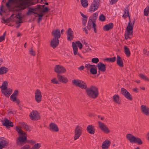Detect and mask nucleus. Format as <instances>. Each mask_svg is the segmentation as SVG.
Masks as SVG:
<instances>
[{
    "instance_id": "obj_1",
    "label": "nucleus",
    "mask_w": 149,
    "mask_h": 149,
    "mask_svg": "<svg viewBox=\"0 0 149 149\" xmlns=\"http://www.w3.org/2000/svg\"><path fill=\"white\" fill-rule=\"evenodd\" d=\"M16 130L19 135L18 137L16 140V142L17 145L21 146L26 143H30L32 144L36 143V142L34 140H29L27 139V135L26 133L21 130L20 127L16 126Z\"/></svg>"
},
{
    "instance_id": "obj_2",
    "label": "nucleus",
    "mask_w": 149,
    "mask_h": 149,
    "mask_svg": "<svg viewBox=\"0 0 149 149\" xmlns=\"http://www.w3.org/2000/svg\"><path fill=\"white\" fill-rule=\"evenodd\" d=\"M16 7L19 10H23L28 8L30 6L38 3V0L29 1V0H16Z\"/></svg>"
},
{
    "instance_id": "obj_3",
    "label": "nucleus",
    "mask_w": 149,
    "mask_h": 149,
    "mask_svg": "<svg viewBox=\"0 0 149 149\" xmlns=\"http://www.w3.org/2000/svg\"><path fill=\"white\" fill-rule=\"evenodd\" d=\"M87 95L91 98H96L99 95L98 88L96 86H91L86 89Z\"/></svg>"
},
{
    "instance_id": "obj_4",
    "label": "nucleus",
    "mask_w": 149,
    "mask_h": 149,
    "mask_svg": "<svg viewBox=\"0 0 149 149\" xmlns=\"http://www.w3.org/2000/svg\"><path fill=\"white\" fill-rule=\"evenodd\" d=\"M8 84L7 81H5L3 82L2 85L0 87V88L1 89L2 93L7 97H9L13 92L12 90L10 88L8 90Z\"/></svg>"
},
{
    "instance_id": "obj_5",
    "label": "nucleus",
    "mask_w": 149,
    "mask_h": 149,
    "mask_svg": "<svg viewBox=\"0 0 149 149\" xmlns=\"http://www.w3.org/2000/svg\"><path fill=\"white\" fill-rule=\"evenodd\" d=\"M126 138L131 143H137L139 145H141L143 143L142 140L140 138L136 137L131 134H127L126 136Z\"/></svg>"
},
{
    "instance_id": "obj_6",
    "label": "nucleus",
    "mask_w": 149,
    "mask_h": 149,
    "mask_svg": "<svg viewBox=\"0 0 149 149\" xmlns=\"http://www.w3.org/2000/svg\"><path fill=\"white\" fill-rule=\"evenodd\" d=\"M72 82L76 86L79 87L81 89H87L86 84L83 81L80 80H74L72 81Z\"/></svg>"
},
{
    "instance_id": "obj_7",
    "label": "nucleus",
    "mask_w": 149,
    "mask_h": 149,
    "mask_svg": "<svg viewBox=\"0 0 149 149\" xmlns=\"http://www.w3.org/2000/svg\"><path fill=\"white\" fill-rule=\"evenodd\" d=\"M100 0H94L91 3L89 8V12L92 13L93 12L97 10L99 7L98 3H99Z\"/></svg>"
},
{
    "instance_id": "obj_8",
    "label": "nucleus",
    "mask_w": 149,
    "mask_h": 149,
    "mask_svg": "<svg viewBox=\"0 0 149 149\" xmlns=\"http://www.w3.org/2000/svg\"><path fill=\"white\" fill-rule=\"evenodd\" d=\"M29 116L31 120H36L40 118V115L38 112L36 110H34L29 114Z\"/></svg>"
},
{
    "instance_id": "obj_9",
    "label": "nucleus",
    "mask_w": 149,
    "mask_h": 149,
    "mask_svg": "<svg viewBox=\"0 0 149 149\" xmlns=\"http://www.w3.org/2000/svg\"><path fill=\"white\" fill-rule=\"evenodd\" d=\"M82 128L79 125L77 126L75 129V135L74 137V140L78 139L81 135Z\"/></svg>"
},
{
    "instance_id": "obj_10",
    "label": "nucleus",
    "mask_w": 149,
    "mask_h": 149,
    "mask_svg": "<svg viewBox=\"0 0 149 149\" xmlns=\"http://www.w3.org/2000/svg\"><path fill=\"white\" fill-rule=\"evenodd\" d=\"M9 142L7 141L6 138L0 137V149L6 148L8 146Z\"/></svg>"
},
{
    "instance_id": "obj_11",
    "label": "nucleus",
    "mask_w": 149,
    "mask_h": 149,
    "mask_svg": "<svg viewBox=\"0 0 149 149\" xmlns=\"http://www.w3.org/2000/svg\"><path fill=\"white\" fill-rule=\"evenodd\" d=\"M99 127L100 129L106 133H108L110 132V130L106 125L101 121L98 122Z\"/></svg>"
},
{
    "instance_id": "obj_12",
    "label": "nucleus",
    "mask_w": 149,
    "mask_h": 149,
    "mask_svg": "<svg viewBox=\"0 0 149 149\" xmlns=\"http://www.w3.org/2000/svg\"><path fill=\"white\" fill-rule=\"evenodd\" d=\"M66 71L65 69L61 65H56L54 67V71L57 73H64Z\"/></svg>"
},
{
    "instance_id": "obj_13",
    "label": "nucleus",
    "mask_w": 149,
    "mask_h": 149,
    "mask_svg": "<svg viewBox=\"0 0 149 149\" xmlns=\"http://www.w3.org/2000/svg\"><path fill=\"white\" fill-rule=\"evenodd\" d=\"M35 100L37 103H40L42 100V95L39 89H37L35 93Z\"/></svg>"
},
{
    "instance_id": "obj_14",
    "label": "nucleus",
    "mask_w": 149,
    "mask_h": 149,
    "mask_svg": "<svg viewBox=\"0 0 149 149\" xmlns=\"http://www.w3.org/2000/svg\"><path fill=\"white\" fill-rule=\"evenodd\" d=\"M2 122H3V125L6 127L7 128H10V127L13 126V123L6 118L4 119V121H2Z\"/></svg>"
},
{
    "instance_id": "obj_15",
    "label": "nucleus",
    "mask_w": 149,
    "mask_h": 149,
    "mask_svg": "<svg viewBox=\"0 0 149 149\" xmlns=\"http://www.w3.org/2000/svg\"><path fill=\"white\" fill-rule=\"evenodd\" d=\"M59 44V40L58 39L53 38L51 40L50 46L53 49L57 47Z\"/></svg>"
},
{
    "instance_id": "obj_16",
    "label": "nucleus",
    "mask_w": 149,
    "mask_h": 149,
    "mask_svg": "<svg viewBox=\"0 0 149 149\" xmlns=\"http://www.w3.org/2000/svg\"><path fill=\"white\" fill-rule=\"evenodd\" d=\"M67 40L70 41L71 40L74 38V35L73 31L70 28H69L67 30Z\"/></svg>"
},
{
    "instance_id": "obj_17",
    "label": "nucleus",
    "mask_w": 149,
    "mask_h": 149,
    "mask_svg": "<svg viewBox=\"0 0 149 149\" xmlns=\"http://www.w3.org/2000/svg\"><path fill=\"white\" fill-rule=\"evenodd\" d=\"M52 34L53 38L58 39L61 37L60 32L59 29H57L52 31Z\"/></svg>"
},
{
    "instance_id": "obj_18",
    "label": "nucleus",
    "mask_w": 149,
    "mask_h": 149,
    "mask_svg": "<svg viewBox=\"0 0 149 149\" xmlns=\"http://www.w3.org/2000/svg\"><path fill=\"white\" fill-rule=\"evenodd\" d=\"M97 67L99 71L102 72H104L106 70V68L105 65L102 62H100L97 64Z\"/></svg>"
},
{
    "instance_id": "obj_19",
    "label": "nucleus",
    "mask_w": 149,
    "mask_h": 149,
    "mask_svg": "<svg viewBox=\"0 0 149 149\" xmlns=\"http://www.w3.org/2000/svg\"><path fill=\"white\" fill-rule=\"evenodd\" d=\"M49 130L52 131L57 132L58 131V128L57 125L54 123H52L49 124Z\"/></svg>"
},
{
    "instance_id": "obj_20",
    "label": "nucleus",
    "mask_w": 149,
    "mask_h": 149,
    "mask_svg": "<svg viewBox=\"0 0 149 149\" xmlns=\"http://www.w3.org/2000/svg\"><path fill=\"white\" fill-rule=\"evenodd\" d=\"M141 108L142 113L146 116H149V108L145 105H142Z\"/></svg>"
},
{
    "instance_id": "obj_21",
    "label": "nucleus",
    "mask_w": 149,
    "mask_h": 149,
    "mask_svg": "<svg viewBox=\"0 0 149 149\" xmlns=\"http://www.w3.org/2000/svg\"><path fill=\"white\" fill-rule=\"evenodd\" d=\"M57 77L59 81L63 83L66 84L68 81V79L65 77L60 75H57Z\"/></svg>"
},
{
    "instance_id": "obj_22",
    "label": "nucleus",
    "mask_w": 149,
    "mask_h": 149,
    "mask_svg": "<svg viewBox=\"0 0 149 149\" xmlns=\"http://www.w3.org/2000/svg\"><path fill=\"white\" fill-rule=\"evenodd\" d=\"M18 91L17 90H15L13 93L12 94L10 97V100L13 102H15L16 100V99L18 93Z\"/></svg>"
},
{
    "instance_id": "obj_23",
    "label": "nucleus",
    "mask_w": 149,
    "mask_h": 149,
    "mask_svg": "<svg viewBox=\"0 0 149 149\" xmlns=\"http://www.w3.org/2000/svg\"><path fill=\"white\" fill-rule=\"evenodd\" d=\"M117 64L120 67L123 68L124 66L123 61L121 57L119 55H117L116 60Z\"/></svg>"
},
{
    "instance_id": "obj_24",
    "label": "nucleus",
    "mask_w": 149,
    "mask_h": 149,
    "mask_svg": "<svg viewBox=\"0 0 149 149\" xmlns=\"http://www.w3.org/2000/svg\"><path fill=\"white\" fill-rule=\"evenodd\" d=\"M113 27V24L112 23L105 25L103 27V29L104 31H108L112 29Z\"/></svg>"
},
{
    "instance_id": "obj_25",
    "label": "nucleus",
    "mask_w": 149,
    "mask_h": 149,
    "mask_svg": "<svg viewBox=\"0 0 149 149\" xmlns=\"http://www.w3.org/2000/svg\"><path fill=\"white\" fill-rule=\"evenodd\" d=\"M111 142L108 140H105L102 143V148L103 149H107L110 146Z\"/></svg>"
},
{
    "instance_id": "obj_26",
    "label": "nucleus",
    "mask_w": 149,
    "mask_h": 149,
    "mask_svg": "<svg viewBox=\"0 0 149 149\" xmlns=\"http://www.w3.org/2000/svg\"><path fill=\"white\" fill-rule=\"evenodd\" d=\"M87 132L90 134H94L95 132V129L94 127L92 125H89L86 128Z\"/></svg>"
},
{
    "instance_id": "obj_27",
    "label": "nucleus",
    "mask_w": 149,
    "mask_h": 149,
    "mask_svg": "<svg viewBox=\"0 0 149 149\" xmlns=\"http://www.w3.org/2000/svg\"><path fill=\"white\" fill-rule=\"evenodd\" d=\"M9 71V69L4 66L0 68V75L5 74Z\"/></svg>"
},
{
    "instance_id": "obj_28",
    "label": "nucleus",
    "mask_w": 149,
    "mask_h": 149,
    "mask_svg": "<svg viewBox=\"0 0 149 149\" xmlns=\"http://www.w3.org/2000/svg\"><path fill=\"white\" fill-rule=\"evenodd\" d=\"M134 25L132 24L131 22H129L128 25L126 28V30L128 32H131V33H133V29Z\"/></svg>"
},
{
    "instance_id": "obj_29",
    "label": "nucleus",
    "mask_w": 149,
    "mask_h": 149,
    "mask_svg": "<svg viewBox=\"0 0 149 149\" xmlns=\"http://www.w3.org/2000/svg\"><path fill=\"white\" fill-rule=\"evenodd\" d=\"M92 25H93L92 20L91 17H90L88 19L87 26V28L88 30H90L92 28Z\"/></svg>"
},
{
    "instance_id": "obj_30",
    "label": "nucleus",
    "mask_w": 149,
    "mask_h": 149,
    "mask_svg": "<svg viewBox=\"0 0 149 149\" xmlns=\"http://www.w3.org/2000/svg\"><path fill=\"white\" fill-rule=\"evenodd\" d=\"M96 19L93 18L92 22L93 25H92V28H93L95 33H96L97 32L96 29L97 26L96 24Z\"/></svg>"
},
{
    "instance_id": "obj_31",
    "label": "nucleus",
    "mask_w": 149,
    "mask_h": 149,
    "mask_svg": "<svg viewBox=\"0 0 149 149\" xmlns=\"http://www.w3.org/2000/svg\"><path fill=\"white\" fill-rule=\"evenodd\" d=\"M72 46L73 50V52L74 55H76L78 52V48L76 44L74 42L72 43Z\"/></svg>"
},
{
    "instance_id": "obj_32",
    "label": "nucleus",
    "mask_w": 149,
    "mask_h": 149,
    "mask_svg": "<svg viewBox=\"0 0 149 149\" xmlns=\"http://www.w3.org/2000/svg\"><path fill=\"white\" fill-rule=\"evenodd\" d=\"M16 0H8L7 3H6V6L8 8H10L11 4H16Z\"/></svg>"
},
{
    "instance_id": "obj_33",
    "label": "nucleus",
    "mask_w": 149,
    "mask_h": 149,
    "mask_svg": "<svg viewBox=\"0 0 149 149\" xmlns=\"http://www.w3.org/2000/svg\"><path fill=\"white\" fill-rule=\"evenodd\" d=\"M22 13H18L17 15L15 16L17 18L19 19V21L16 22V24L21 23H22V17L21 16Z\"/></svg>"
},
{
    "instance_id": "obj_34",
    "label": "nucleus",
    "mask_w": 149,
    "mask_h": 149,
    "mask_svg": "<svg viewBox=\"0 0 149 149\" xmlns=\"http://www.w3.org/2000/svg\"><path fill=\"white\" fill-rule=\"evenodd\" d=\"M124 51L125 54L127 57H129L130 55V52L129 48L127 46L124 47Z\"/></svg>"
},
{
    "instance_id": "obj_35",
    "label": "nucleus",
    "mask_w": 149,
    "mask_h": 149,
    "mask_svg": "<svg viewBox=\"0 0 149 149\" xmlns=\"http://www.w3.org/2000/svg\"><path fill=\"white\" fill-rule=\"evenodd\" d=\"M116 59V57L114 56L112 58H105L103 60L104 61H108L109 62H110L111 63H113L115 61Z\"/></svg>"
},
{
    "instance_id": "obj_36",
    "label": "nucleus",
    "mask_w": 149,
    "mask_h": 149,
    "mask_svg": "<svg viewBox=\"0 0 149 149\" xmlns=\"http://www.w3.org/2000/svg\"><path fill=\"white\" fill-rule=\"evenodd\" d=\"M129 10V6L127 5L124 9L123 11L124 14L123 15H130Z\"/></svg>"
},
{
    "instance_id": "obj_37",
    "label": "nucleus",
    "mask_w": 149,
    "mask_h": 149,
    "mask_svg": "<svg viewBox=\"0 0 149 149\" xmlns=\"http://www.w3.org/2000/svg\"><path fill=\"white\" fill-rule=\"evenodd\" d=\"M37 10L33 8H30L28 11L26 13V15H31L33 14L34 11H36Z\"/></svg>"
},
{
    "instance_id": "obj_38",
    "label": "nucleus",
    "mask_w": 149,
    "mask_h": 149,
    "mask_svg": "<svg viewBox=\"0 0 149 149\" xmlns=\"http://www.w3.org/2000/svg\"><path fill=\"white\" fill-rule=\"evenodd\" d=\"M81 3L82 6L84 8H86L88 5L87 0H81Z\"/></svg>"
},
{
    "instance_id": "obj_39",
    "label": "nucleus",
    "mask_w": 149,
    "mask_h": 149,
    "mask_svg": "<svg viewBox=\"0 0 149 149\" xmlns=\"http://www.w3.org/2000/svg\"><path fill=\"white\" fill-rule=\"evenodd\" d=\"M90 73L93 75H95L97 73V68H91L90 69Z\"/></svg>"
},
{
    "instance_id": "obj_40",
    "label": "nucleus",
    "mask_w": 149,
    "mask_h": 149,
    "mask_svg": "<svg viewBox=\"0 0 149 149\" xmlns=\"http://www.w3.org/2000/svg\"><path fill=\"white\" fill-rule=\"evenodd\" d=\"M139 76L142 79L145 81H149V78L145 75L140 74H139Z\"/></svg>"
},
{
    "instance_id": "obj_41",
    "label": "nucleus",
    "mask_w": 149,
    "mask_h": 149,
    "mask_svg": "<svg viewBox=\"0 0 149 149\" xmlns=\"http://www.w3.org/2000/svg\"><path fill=\"white\" fill-rule=\"evenodd\" d=\"M124 96L127 99L130 101H132L133 100V98L131 95L129 93L127 92L126 94L124 95Z\"/></svg>"
},
{
    "instance_id": "obj_42",
    "label": "nucleus",
    "mask_w": 149,
    "mask_h": 149,
    "mask_svg": "<svg viewBox=\"0 0 149 149\" xmlns=\"http://www.w3.org/2000/svg\"><path fill=\"white\" fill-rule=\"evenodd\" d=\"M41 10H42L40 13H42L43 14V13H46L49 11L50 9L47 6H45L44 8H42Z\"/></svg>"
},
{
    "instance_id": "obj_43",
    "label": "nucleus",
    "mask_w": 149,
    "mask_h": 149,
    "mask_svg": "<svg viewBox=\"0 0 149 149\" xmlns=\"http://www.w3.org/2000/svg\"><path fill=\"white\" fill-rule=\"evenodd\" d=\"M119 99V96L118 95H115L113 96V100L114 102L118 104H120L118 102Z\"/></svg>"
},
{
    "instance_id": "obj_44",
    "label": "nucleus",
    "mask_w": 149,
    "mask_h": 149,
    "mask_svg": "<svg viewBox=\"0 0 149 149\" xmlns=\"http://www.w3.org/2000/svg\"><path fill=\"white\" fill-rule=\"evenodd\" d=\"M45 5H38L36 6L35 9L37 11H40V10L42 9V8H44L45 7Z\"/></svg>"
},
{
    "instance_id": "obj_45",
    "label": "nucleus",
    "mask_w": 149,
    "mask_h": 149,
    "mask_svg": "<svg viewBox=\"0 0 149 149\" xmlns=\"http://www.w3.org/2000/svg\"><path fill=\"white\" fill-rule=\"evenodd\" d=\"M133 34V33H131V32H128V31H127V33L125 34V38L126 40H127L129 38H130L129 35H132Z\"/></svg>"
},
{
    "instance_id": "obj_46",
    "label": "nucleus",
    "mask_w": 149,
    "mask_h": 149,
    "mask_svg": "<svg viewBox=\"0 0 149 149\" xmlns=\"http://www.w3.org/2000/svg\"><path fill=\"white\" fill-rule=\"evenodd\" d=\"M99 20L101 21L104 22L106 20V17L103 14H102L99 16Z\"/></svg>"
},
{
    "instance_id": "obj_47",
    "label": "nucleus",
    "mask_w": 149,
    "mask_h": 149,
    "mask_svg": "<svg viewBox=\"0 0 149 149\" xmlns=\"http://www.w3.org/2000/svg\"><path fill=\"white\" fill-rule=\"evenodd\" d=\"M41 147V145L39 143L35 144L31 148L32 149H38Z\"/></svg>"
},
{
    "instance_id": "obj_48",
    "label": "nucleus",
    "mask_w": 149,
    "mask_h": 149,
    "mask_svg": "<svg viewBox=\"0 0 149 149\" xmlns=\"http://www.w3.org/2000/svg\"><path fill=\"white\" fill-rule=\"evenodd\" d=\"M44 15L42 14V13H40L39 14H38V15H35V16L36 17H38V19L39 20H40L41 21L42 20V17Z\"/></svg>"
},
{
    "instance_id": "obj_49",
    "label": "nucleus",
    "mask_w": 149,
    "mask_h": 149,
    "mask_svg": "<svg viewBox=\"0 0 149 149\" xmlns=\"http://www.w3.org/2000/svg\"><path fill=\"white\" fill-rule=\"evenodd\" d=\"M6 34V31H5L3 33L2 36H0V42H2L5 39V36Z\"/></svg>"
},
{
    "instance_id": "obj_50",
    "label": "nucleus",
    "mask_w": 149,
    "mask_h": 149,
    "mask_svg": "<svg viewBox=\"0 0 149 149\" xmlns=\"http://www.w3.org/2000/svg\"><path fill=\"white\" fill-rule=\"evenodd\" d=\"M23 127L26 129V131H30V129L29 128L28 125L26 123L23 124L22 125Z\"/></svg>"
},
{
    "instance_id": "obj_51",
    "label": "nucleus",
    "mask_w": 149,
    "mask_h": 149,
    "mask_svg": "<svg viewBox=\"0 0 149 149\" xmlns=\"http://www.w3.org/2000/svg\"><path fill=\"white\" fill-rule=\"evenodd\" d=\"M76 43L77 45L79 47V48L80 49H81L82 48V45L81 43L79 41H77L75 42Z\"/></svg>"
},
{
    "instance_id": "obj_52",
    "label": "nucleus",
    "mask_w": 149,
    "mask_h": 149,
    "mask_svg": "<svg viewBox=\"0 0 149 149\" xmlns=\"http://www.w3.org/2000/svg\"><path fill=\"white\" fill-rule=\"evenodd\" d=\"M30 54L33 56H35L36 55V53L35 51H33L32 48L31 47V49L29 50Z\"/></svg>"
},
{
    "instance_id": "obj_53",
    "label": "nucleus",
    "mask_w": 149,
    "mask_h": 149,
    "mask_svg": "<svg viewBox=\"0 0 149 149\" xmlns=\"http://www.w3.org/2000/svg\"><path fill=\"white\" fill-rule=\"evenodd\" d=\"M128 92L126 89L124 88H121V93L124 96Z\"/></svg>"
},
{
    "instance_id": "obj_54",
    "label": "nucleus",
    "mask_w": 149,
    "mask_h": 149,
    "mask_svg": "<svg viewBox=\"0 0 149 149\" xmlns=\"http://www.w3.org/2000/svg\"><path fill=\"white\" fill-rule=\"evenodd\" d=\"M92 62L94 63H97L99 61V59L97 58H94L92 59Z\"/></svg>"
},
{
    "instance_id": "obj_55",
    "label": "nucleus",
    "mask_w": 149,
    "mask_h": 149,
    "mask_svg": "<svg viewBox=\"0 0 149 149\" xmlns=\"http://www.w3.org/2000/svg\"><path fill=\"white\" fill-rule=\"evenodd\" d=\"M88 18H82V24L83 26H85L87 23Z\"/></svg>"
},
{
    "instance_id": "obj_56",
    "label": "nucleus",
    "mask_w": 149,
    "mask_h": 149,
    "mask_svg": "<svg viewBox=\"0 0 149 149\" xmlns=\"http://www.w3.org/2000/svg\"><path fill=\"white\" fill-rule=\"evenodd\" d=\"M51 82L54 84H59L58 82L56 80V78H53L51 80Z\"/></svg>"
},
{
    "instance_id": "obj_57",
    "label": "nucleus",
    "mask_w": 149,
    "mask_h": 149,
    "mask_svg": "<svg viewBox=\"0 0 149 149\" xmlns=\"http://www.w3.org/2000/svg\"><path fill=\"white\" fill-rule=\"evenodd\" d=\"M144 13L145 16H148L149 13L148 8L146 10V8H145L144 10Z\"/></svg>"
},
{
    "instance_id": "obj_58",
    "label": "nucleus",
    "mask_w": 149,
    "mask_h": 149,
    "mask_svg": "<svg viewBox=\"0 0 149 149\" xmlns=\"http://www.w3.org/2000/svg\"><path fill=\"white\" fill-rule=\"evenodd\" d=\"M127 17H128L129 22H131L130 16V15H123V16H122V17H124V19L126 18Z\"/></svg>"
},
{
    "instance_id": "obj_59",
    "label": "nucleus",
    "mask_w": 149,
    "mask_h": 149,
    "mask_svg": "<svg viewBox=\"0 0 149 149\" xmlns=\"http://www.w3.org/2000/svg\"><path fill=\"white\" fill-rule=\"evenodd\" d=\"M98 14L97 13H95L93 14V18L96 19L97 18Z\"/></svg>"
},
{
    "instance_id": "obj_60",
    "label": "nucleus",
    "mask_w": 149,
    "mask_h": 149,
    "mask_svg": "<svg viewBox=\"0 0 149 149\" xmlns=\"http://www.w3.org/2000/svg\"><path fill=\"white\" fill-rule=\"evenodd\" d=\"M1 11H2L3 13H5V10L4 9V7L3 5H1Z\"/></svg>"
},
{
    "instance_id": "obj_61",
    "label": "nucleus",
    "mask_w": 149,
    "mask_h": 149,
    "mask_svg": "<svg viewBox=\"0 0 149 149\" xmlns=\"http://www.w3.org/2000/svg\"><path fill=\"white\" fill-rule=\"evenodd\" d=\"M90 64H86L85 65V67L87 68V70H88L89 68H90V66H89Z\"/></svg>"
},
{
    "instance_id": "obj_62",
    "label": "nucleus",
    "mask_w": 149,
    "mask_h": 149,
    "mask_svg": "<svg viewBox=\"0 0 149 149\" xmlns=\"http://www.w3.org/2000/svg\"><path fill=\"white\" fill-rule=\"evenodd\" d=\"M118 0H111V2H110V3L112 4H113L116 3Z\"/></svg>"
},
{
    "instance_id": "obj_63",
    "label": "nucleus",
    "mask_w": 149,
    "mask_h": 149,
    "mask_svg": "<svg viewBox=\"0 0 149 149\" xmlns=\"http://www.w3.org/2000/svg\"><path fill=\"white\" fill-rule=\"evenodd\" d=\"M11 17L7 18L6 19V23H9L11 21Z\"/></svg>"
},
{
    "instance_id": "obj_64",
    "label": "nucleus",
    "mask_w": 149,
    "mask_h": 149,
    "mask_svg": "<svg viewBox=\"0 0 149 149\" xmlns=\"http://www.w3.org/2000/svg\"><path fill=\"white\" fill-rule=\"evenodd\" d=\"M86 51H90L91 50V49L89 47V46L86 45Z\"/></svg>"
}]
</instances>
